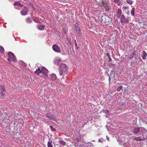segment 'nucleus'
<instances>
[{"instance_id": "1", "label": "nucleus", "mask_w": 147, "mask_h": 147, "mask_svg": "<svg viewBox=\"0 0 147 147\" xmlns=\"http://www.w3.org/2000/svg\"><path fill=\"white\" fill-rule=\"evenodd\" d=\"M60 67L59 74L61 76L67 74L68 67L66 64L64 63H61L60 65Z\"/></svg>"}, {"instance_id": "2", "label": "nucleus", "mask_w": 147, "mask_h": 147, "mask_svg": "<svg viewBox=\"0 0 147 147\" xmlns=\"http://www.w3.org/2000/svg\"><path fill=\"white\" fill-rule=\"evenodd\" d=\"M52 48L53 50L55 52L59 53H61L60 48L57 45L55 44L53 45Z\"/></svg>"}, {"instance_id": "3", "label": "nucleus", "mask_w": 147, "mask_h": 147, "mask_svg": "<svg viewBox=\"0 0 147 147\" xmlns=\"http://www.w3.org/2000/svg\"><path fill=\"white\" fill-rule=\"evenodd\" d=\"M46 117L50 120L55 121V117L53 115L49 113L46 115Z\"/></svg>"}, {"instance_id": "4", "label": "nucleus", "mask_w": 147, "mask_h": 147, "mask_svg": "<svg viewBox=\"0 0 147 147\" xmlns=\"http://www.w3.org/2000/svg\"><path fill=\"white\" fill-rule=\"evenodd\" d=\"M28 11V8L27 7H24L21 11V14L22 15H25L27 14Z\"/></svg>"}, {"instance_id": "5", "label": "nucleus", "mask_w": 147, "mask_h": 147, "mask_svg": "<svg viewBox=\"0 0 147 147\" xmlns=\"http://www.w3.org/2000/svg\"><path fill=\"white\" fill-rule=\"evenodd\" d=\"M8 56L11 60L14 62H15L16 59L15 57L13 54L11 52H9L8 53Z\"/></svg>"}, {"instance_id": "6", "label": "nucleus", "mask_w": 147, "mask_h": 147, "mask_svg": "<svg viewBox=\"0 0 147 147\" xmlns=\"http://www.w3.org/2000/svg\"><path fill=\"white\" fill-rule=\"evenodd\" d=\"M75 27L78 36L79 37L80 36V28L78 26L77 24H75Z\"/></svg>"}, {"instance_id": "7", "label": "nucleus", "mask_w": 147, "mask_h": 147, "mask_svg": "<svg viewBox=\"0 0 147 147\" xmlns=\"http://www.w3.org/2000/svg\"><path fill=\"white\" fill-rule=\"evenodd\" d=\"M129 7L128 6H123V11L126 14L129 15Z\"/></svg>"}, {"instance_id": "8", "label": "nucleus", "mask_w": 147, "mask_h": 147, "mask_svg": "<svg viewBox=\"0 0 147 147\" xmlns=\"http://www.w3.org/2000/svg\"><path fill=\"white\" fill-rule=\"evenodd\" d=\"M125 21V18L123 14H122L120 17V21L121 24H123Z\"/></svg>"}, {"instance_id": "9", "label": "nucleus", "mask_w": 147, "mask_h": 147, "mask_svg": "<svg viewBox=\"0 0 147 147\" xmlns=\"http://www.w3.org/2000/svg\"><path fill=\"white\" fill-rule=\"evenodd\" d=\"M42 73L47 76V74L48 72V70L47 69L44 67H43L41 69Z\"/></svg>"}, {"instance_id": "10", "label": "nucleus", "mask_w": 147, "mask_h": 147, "mask_svg": "<svg viewBox=\"0 0 147 147\" xmlns=\"http://www.w3.org/2000/svg\"><path fill=\"white\" fill-rule=\"evenodd\" d=\"M122 14V11L121 9L119 8L117 9V16L118 18H120V16H121Z\"/></svg>"}, {"instance_id": "11", "label": "nucleus", "mask_w": 147, "mask_h": 147, "mask_svg": "<svg viewBox=\"0 0 147 147\" xmlns=\"http://www.w3.org/2000/svg\"><path fill=\"white\" fill-rule=\"evenodd\" d=\"M147 56V53L146 52L144 51L142 52V57L144 60H145L146 59V57Z\"/></svg>"}, {"instance_id": "12", "label": "nucleus", "mask_w": 147, "mask_h": 147, "mask_svg": "<svg viewBox=\"0 0 147 147\" xmlns=\"http://www.w3.org/2000/svg\"><path fill=\"white\" fill-rule=\"evenodd\" d=\"M140 128L139 127H135L133 129V133L134 134H137L140 131Z\"/></svg>"}, {"instance_id": "13", "label": "nucleus", "mask_w": 147, "mask_h": 147, "mask_svg": "<svg viewBox=\"0 0 147 147\" xmlns=\"http://www.w3.org/2000/svg\"><path fill=\"white\" fill-rule=\"evenodd\" d=\"M33 20L34 22L37 23H40L41 22V20L38 17H35L33 19Z\"/></svg>"}, {"instance_id": "14", "label": "nucleus", "mask_w": 147, "mask_h": 147, "mask_svg": "<svg viewBox=\"0 0 147 147\" xmlns=\"http://www.w3.org/2000/svg\"><path fill=\"white\" fill-rule=\"evenodd\" d=\"M45 27V26L43 25H38L37 26L38 29L40 30H44Z\"/></svg>"}, {"instance_id": "15", "label": "nucleus", "mask_w": 147, "mask_h": 147, "mask_svg": "<svg viewBox=\"0 0 147 147\" xmlns=\"http://www.w3.org/2000/svg\"><path fill=\"white\" fill-rule=\"evenodd\" d=\"M34 72L36 74L38 75L40 73H42V71L39 68H38Z\"/></svg>"}, {"instance_id": "16", "label": "nucleus", "mask_w": 147, "mask_h": 147, "mask_svg": "<svg viewBox=\"0 0 147 147\" xmlns=\"http://www.w3.org/2000/svg\"><path fill=\"white\" fill-rule=\"evenodd\" d=\"M51 76V79L52 80H55L56 79L57 77L56 75L54 74H51L50 75Z\"/></svg>"}, {"instance_id": "17", "label": "nucleus", "mask_w": 147, "mask_h": 147, "mask_svg": "<svg viewBox=\"0 0 147 147\" xmlns=\"http://www.w3.org/2000/svg\"><path fill=\"white\" fill-rule=\"evenodd\" d=\"M14 4L15 5H18L19 6L22 7L23 5H22L19 1H16L14 3Z\"/></svg>"}, {"instance_id": "18", "label": "nucleus", "mask_w": 147, "mask_h": 147, "mask_svg": "<svg viewBox=\"0 0 147 147\" xmlns=\"http://www.w3.org/2000/svg\"><path fill=\"white\" fill-rule=\"evenodd\" d=\"M134 55H135L134 53V52L132 53H131L129 57L127 58V59H132L134 57Z\"/></svg>"}, {"instance_id": "19", "label": "nucleus", "mask_w": 147, "mask_h": 147, "mask_svg": "<svg viewBox=\"0 0 147 147\" xmlns=\"http://www.w3.org/2000/svg\"><path fill=\"white\" fill-rule=\"evenodd\" d=\"M135 10V9L134 7L132 8V9L131 11V15L132 16H134V11Z\"/></svg>"}, {"instance_id": "20", "label": "nucleus", "mask_w": 147, "mask_h": 147, "mask_svg": "<svg viewBox=\"0 0 147 147\" xmlns=\"http://www.w3.org/2000/svg\"><path fill=\"white\" fill-rule=\"evenodd\" d=\"M119 0H114V2L117 4L118 5H120V3L119 2Z\"/></svg>"}, {"instance_id": "21", "label": "nucleus", "mask_w": 147, "mask_h": 147, "mask_svg": "<svg viewBox=\"0 0 147 147\" xmlns=\"http://www.w3.org/2000/svg\"><path fill=\"white\" fill-rule=\"evenodd\" d=\"M4 48L2 46H0V52L2 53H4Z\"/></svg>"}, {"instance_id": "22", "label": "nucleus", "mask_w": 147, "mask_h": 147, "mask_svg": "<svg viewBox=\"0 0 147 147\" xmlns=\"http://www.w3.org/2000/svg\"><path fill=\"white\" fill-rule=\"evenodd\" d=\"M0 89H1V92H3L5 91V89L4 87L2 85H1L0 86Z\"/></svg>"}, {"instance_id": "23", "label": "nucleus", "mask_w": 147, "mask_h": 147, "mask_svg": "<svg viewBox=\"0 0 147 147\" xmlns=\"http://www.w3.org/2000/svg\"><path fill=\"white\" fill-rule=\"evenodd\" d=\"M126 2L130 5H132L133 4V1L132 0H126Z\"/></svg>"}, {"instance_id": "24", "label": "nucleus", "mask_w": 147, "mask_h": 147, "mask_svg": "<svg viewBox=\"0 0 147 147\" xmlns=\"http://www.w3.org/2000/svg\"><path fill=\"white\" fill-rule=\"evenodd\" d=\"M59 143L60 144L64 145L66 144V142L63 140L59 141Z\"/></svg>"}, {"instance_id": "25", "label": "nucleus", "mask_w": 147, "mask_h": 147, "mask_svg": "<svg viewBox=\"0 0 147 147\" xmlns=\"http://www.w3.org/2000/svg\"><path fill=\"white\" fill-rule=\"evenodd\" d=\"M26 21L28 23H30L32 22L31 20L29 18L26 19Z\"/></svg>"}, {"instance_id": "26", "label": "nucleus", "mask_w": 147, "mask_h": 147, "mask_svg": "<svg viewBox=\"0 0 147 147\" xmlns=\"http://www.w3.org/2000/svg\"><path fill=\"white\" fill-rule=\"evenodd\" d=\"M55 60H56V61H55V63L56 64H58V63L61 60V59H59V58H56L55 59Z\"/></svg>"}, {"instance_id": "27", "label": "nucleus", "mask_w": 147, "mask_h": 147, "mask_svg": "<svg viewBox=\"0 0 147 147\" xmlns=\"http://www.w3.org/2000/svg\"><path fill=\"white\" fill-rule=\"evenodd\" d=\"M48 147H53L52 145L51 142H49L47 144Z\"/></svg>"}, {"instance_id": "28", "label": "nucleus", "mask_w": 147, "mask_h": 147, "mask_svg": "<svg viewBox=\"0 0 147 147\" xmlns=\"http://www.w3.org/2000/svg\"><path fill=\"white\" fill-rule=\"evenodd\" d=\"M123 88V86H120L119 87H118L117 89V92H119L121 91V90Z\"/></svg>"}, {"instance_id": "29", "label": "nucleus", "mask_w": 147, "mask_h": 147, "mask_svg": "<svg viewBox=\"0 0 147 147\" xmlns=\"http://www.w3.org/2000/svg\"><path fill=\"white\" fill-rule=\"evenodd\" d=\"M135 139L136 140L139 141L142 140V139L140 137H137L135 138Z\"/></svg>"}, {"instance_id": "30", "label": "nucleus", "mask_w": 147, "mask_h": 147, "mask_svg": "<svg viewBox=\"0 0 147 147\" xmlns=\"http://www.w3.org/2000/svg\"><path fill=\"white\" fill-rule=\"evenodd\" d=\"M141 130L144 133L145 132H147V130L145 129V128L143 127H141Z\"/></svg>"}, {"instance_id": "31", "label": "nucleus", "mask_w": 147, "mask_h": 147, "mask_svg": "<svg viewBox=\"0 0 147 147\" xmlns=\"http://www.w3.org/2000/svg\"><path fill=\"white\" fill-rule=\"evenodd\" d=\"M50 127L51 128V130L52 131H56V129L55 128L53 127L51 125L50 126Z\"/></svg>"}, {"instance_id": "32", "label": "nucleus", "mask_w": 147, "mask_h": 147, "mask_svg": "<svg viewBox=\"0 0 147 147\" xmlns=\"http://www.w3.org/2000/svg\"><path fill=\"white\" fill-rule=\"evenodd\" d=\"M2 92H1L0 93L1 96V97H3L4 96V94Z\"/></svg>"}, {"instance_id": "33", "label": "nucleus", "mask_w": 147, "mask_h": 147, "mask_svg": "<svg viewBox=\"0 0 147 147\" xmlns=\"http://www.w3.org/2000/svg\"><path fill=\"white\" fill-rule=\"evenodd\" d=\"M63 34H66L65 30L64 29H63Z\"/></svg>"}, {"instance_id": "34", "label": "nucleus", "mask_w": 147, "mask_h": 147, "mask_svg": "<svg viewBox=\"0 0 147 147\" xmlns=\"http://www.w3.org/2000/svg\"><path fill=\"white\" fill-rule=\"evenodd\" d=\"M7 61L9 62L10 63L11 62V59L9 58L7 59Z\"/></svg>"}, {"instance_id": "35", "label": "nucleus", "mask_w": 147, "mask_h": 147, "mask_svg": "<svg viewBox=\"0 0 147 147\" xmlns=\"http://www.w3.org/2000/svg\"><path fill=\"white\" fill-rule=\"evenodd\" d=\"M106 55L108 57H110V56L109 55V54L108 53H107L106 54Z\"/></svg>"}, {"instance_id": "36", "label": "nucleus", "mask_w": 147, "mask_h": 147, "mask_svg": "<svg viewBox=\"0 0 147 147\" xmlns=\"http://www.w3.org/2000/svg\"><path fill=\"white\" fill-rule=\"evenodd\" d=\"M109 61H110L111 60V58L110 57H109Z\"/></svg>"}, {"instance_id": "37", "label": "nucleus", "mask_w": 147, "mask_h": 147, "mask_svg": "<svg viewBox=\"0 0 147 147\" xmlns=\"http://www.w3.org/2000/svg\"><path fill=\"white\" fill-rule=\"evenodd\" d=\"M109 9L108 8H107L106 9V11H109Z\"/></svg>"}, {"instance_id": "38", "label": "nucleus", "mask_w": 147, "mask_h": 147, "mask_svg": "<svg viewBox=\"0 0 147 147\" xmlns=\"http://www.w3.org/2000/svg\"><path fill=\"white\" fill-rule=\"evenodd\" d=\"M75 42H76V43H75L76 46H77V44L76 43V41H75Z\"/></svg>"}, {"instance_id": "39", "label": "nucleus", "mask_w": 147, "mask_h": 147, "mask_svg": "<svg viewBox=\"0 0 147 147\" xmlns=\"http://www.w3.org/2000/svg\"><path fill=\"white\" fill-rule=\"evenodd\" d=\"M109 80H110V77H109Z\"/></svg>"}, {"instance_id": "40", "label": "nucleus", "mask_w": 147, "mask_h": 147, "mask_svg": "<svg viewBox=\"0 0 147 147\" xmlns=\"http://www.w3.org/2000/svg\"><path fill=\"white\" fill-rule=\"evenodd\" d=\"M21 63H23V61H22V62H21Z\"/></svg>"}, {"instance_id": "41", "label": "nucleus", "mask_w": 147, "mask_h": 147, "mask_svg": "<svg viewBox=\"0 0 147 147\" xmlns=\"http://www.w3.org/2000/svg\"><path fill=\"white\" fill-rule=\"evenodd\" d=\"M99 141H100V139H99Z\"/></svg>"}, {"instance_id": "42", "label": "nucleus", "mask_w": 147, "mask_h": 147, "mask_svg": "<svg viewBox=\"0 0 147 147\" xmlns=\"http://www.w3.org/2000/svg\"><path fill=\"white\" fill-rule=\"evenodd\" d=\"M146 86L147 87V84L146 85Z\"/></svg>"}]
</instances>
